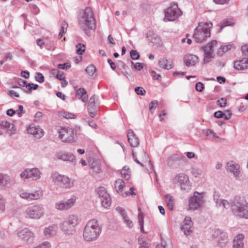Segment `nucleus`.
I'll list each match as a JSON object with an SVG mask.
<instances>
[{"label": "nucleus", "instance_id": "f257e3e1", "mask_svg": "<svg viewBox=\"0 0 248 248\" xmlns=\"http://www.w3.org/2000/svg\"><path fill=\"white\" fill-rule=\"evenodd\" d=\"M78 24L80 29L88 35H89V30H95V19L91 8H86L83 12L79 16Z\"/></svg>", "mask_w": 248, "mask_h": 248}, {"label": "nucleus", "instance_id": "f03ea898", "mask_svg": "<svg viewBox=\"0 0 248 248\" xmlns=\"http://www.w3.org/2000/svg\"><path fill=\"white\" fill-rule=\"evenodd\" d=\"M102 232V227L96 219L89 220L86 225L83 232L84 239L88 242L96 240Z\"/></svg>", "mask_w": 248, "mask_h": 248}, {"label": "nucleus", "instance_id": "7ed1b4c3", "mask_svg": "<svg viewBox=\"0 0 248 248\" xmlns=\"http://www.w3.org/2000/svg\"><path fill=\"white\" fill-rule=\"evenodd\" d=\"M231 210L235 217L248 219V202L246 201L236 199L232 201Z\"/></svg>", "mask_w": 248, "mask_h": 248}, {"label": "nucleus", "instance_id": "20e7f679", "mask_svg": "<svg viewBox=\"0 0 248 248\" xmlns=\"http://www.w3.org/2000/svg\"><path fill=\"white\" fill-rule=\"evenodd\" d=\"M208 233L210 236L208 239L214 241L219 248H225L229 243L227 233L219 229H210Z\"/></svg>", "mask_w": 248, "mask_h": 248}, {"label": "nucleus", "instance_id": "39448f33", "mask_svg": "<svg viewBox=\"0 0 248 248\" xmlns=\"http://www.w3.org/2000/svg\"><path fill=\"white\" fill-rule=\"evenodd\" d=\"M79 222V219L77 215H70L60 223V228L65 235H73L75 233L76 227Z\"/></svg>", "mask_w": 248, "mask_h": 248}, {"label": "nucleus", "instance_id": "423d86ee", "mask_svg": "<svg viewBox=\"0 0 248 248\" xmlns=\"http://www.w3.org/2000/svg\"><path fill=\"white\" fill-rule=\"evenodd\" d=\"M50 178L52 183L57 187L68 189L74 186V181L67 176L61 174L58 172H53Z\"/></svg>", "mask_w": 248, "mask_h": 248}, {"label": "nucleus", "instance_id": "0eeeda50", "mask_svg": "<svg viewBox=\"0 0 248 248\" xmlns=\"http://www.w3.org/2000/svg\"><path fill=\"white\" fill-rule=\"evenodd\" d=\"M45 210L41 204H35L27 207L24 212L26 218L39 219L45 214Z\"/></svg>", "mask_w": 248, "mask_h": 248}, {"label": "nucleus", "instance_id": "6e6552de", "mask_svg": "<svg viewBox=\"0 0 248 248\" xmlns=\"http://www.w3.org/2000/svg\"><path fill=\"white\" fill-rule=\"evenodd\" d=\"M217 42L216 40H213L202 46V50L204 52V63H207L211 62L215 56V50L217 49Z\"/></svg>", "mask_w": 248, "mask_h": 248}, {"label": "nucleus", "instance_id": "1a4fd4ad", "mask_svg": "<svg viewBox=\"0 0 248 248\" xmlns=\"http://www.w3.org/2000/svg\"><path fill=\"white\" fill-rule=\"evenodd\" d=\"M182 12L175 3L171 4L165 11L164 21H174L181 15Z\"/></svg>", "mask_w": 248, "mask_h": 248}, {"label": "nucleus", "instance_id": "9d476101", "mask_svg": "<svg viewBox=\"0 0 248 248\" xmlns=\"http://www.w3.org/2000/svg\"><path fill=\"white\" fill-rule=\"evenodd\" d=\"M96 195L100 199L102 205L105 208L110 205L111 199L109 194L104 187H99L95 190Z\"/></svg>", "mask_w": 248, "mask_h": 248}, {"label": "nucleus", "instance_id": "9b49d317", "mask_svg": "<svg viewBox=\"0 0 248 248\" xmlns=\"http://www.w3.org/2000/svg\"><path fill=\"white\" fill-rule=\"evenodd\" d=\"M77 198L73 195L66 201L61 200L57 202L55 204V208L59 211H66L72 208L75 204Z\"/></svg>", "mask_w": 248, "mask_h": 248}, {"label": "nucleus", "instance_id": "f8f14e48", "mask_svg": "<svg viewBox=\"0 0 248 248\" xmlns=\"http://www.w3.org/2000/svg\"><path fill=\"white\" fill-rule=\"evenodd\" d=\"M74 131L73 128L63 127L59 131V138L63 141L70 142L74 140Z\"/></svg>", "mask_w": 248, "mask_h": 248}, {"label": "nucleus", "instance_id": "ddd939ff", "mask_svg": "<svg viewBox=\"0 0 248 248\" xmlns=\"http://www.w3.org/2000/svg\"><path fill=\"white\" fill-rule=\"evenodd\" d=\"M41 172L37 168L26 169L21 172L20 177L23 179L32 178L33 180H37L41 178Z\"/></svg>", "mask_w": 248, "mask_h": 248}, {"label": "nucleus", "instance_id": "4468645a", "mask_svg": "<svg viewBox=\"0 0 248 248\" xmlns=\"http://www.w3.org/2000/svg\"><path fill=\"white\" fill-rule=\"evenodd\" d=\"M174 182L180 185L181 189L185 190H188L190 188L188 177L183 173H180L175 176Z\"/></svg>", "mask_w": 248, "mask_h": 248}, {"label": "nucleus", "instance_id": "2eb2a0df", "mask_svg": "<svg viewBox=\"0 0 248 248\" xmlns=\"http://www.w3.org/2000/svg\"><path fill=\"white\" fill-rule=\"evenodd\" d=\"M43 195V192L41 190H36L32 192H28L25 190H21L19 192L20 197L23 199L29 201L37 200L40 199Z\"/></svg>", "mask_w": 248, "mask_h": 248}, {"label": "nucleus", "instance_id": "dca6fc26", "mask_svg": "<svg viewBox=\"0 0 248 248\" xmlns=\"http://www.w3.org/2000/svg\"><path fill=\"white\" fill-rule=\"evenodd\" d=\"M189 206L190 210H196L202 206V193L195 192L189 200Z\"/></svg>", "mask_w": 248, "mask_h": 248}, {"label": "nucleus", "instance_id": "f3484780", "mask_svg": "<svg viewBox=\"0 0 248 248\" xmlns=\"http://www.w3.org/2000/svg\"><path fill=\"white\" fill-rule=\"evenodd\" d=\"M226 168L227 170L233 173L235 178H237L240 176L241 173L240 167L236 162L233 161H229L226 164Z\"/></svg>", "mask_w": 248, "mask_h": 248}, {"label": "nucleus", "instance_id": "a211bd4d", "mask_svg": "<svg viewBox=\"0 0 248 248\" xmlns=\"http://www.w3.org/2000/svg\"><path fill=\"white\" fill-rule=\"evenodd\" d=\"M132 155L134 160L142 167L143 166V164L139 161V159L142 162H148L149 161V157L146 153L143 150H141L136 154L133 153Z\"/></svg>", "mask_w": 248, "mask_h": 248}, {"label": "nucleus", "instance_id": "6ab92c4d", "mask_svg": "<svg viewBox=\"0 0 248 248\" xmlns=\"http://www.w3.org/2000/svg\"><path fill=\"white\" fill-rule=\"evenodd\" d=\"M116 209L122 216L123 222L126 226L129 228H132L134 226L133 222L128 216L125 210L121 207H117Z\"/></svg>", "mask_w": 248, "mask_h": 248}, {"label": "nucleus", "instance_id": "aec40b11", "mask_svg": "<svg viewBox=\"0 0 248 248\" xmlns=\"http://www.w3.org/2000/svg\"><path fill=\"white\" fill-rule=\"evenodd\" d=\"M17 235L22 240L27 242L33 236V233L29 229L25 228L17 231Z\"/></svg>", "mask_w": 248, "mask_h": 248}, {"label": "nucleus", "instance_id": "412c9836", "mask_svg": "<svg viewBox=\"0 0 248 248\" xmlns=\"http://www.w3.org/2000/svg\"><path fill=\"white\" fill-rule=\"evenodd\" d=\"M28 133L32 134L37 139L41 138L44 135V131L39 126L31 124L27 129Z\"/></svg>", "mask_w": 248, "mask_h": 248}, {"label": "nucleus", "instance_id": "4be33fe9", "mask_svg": "<svg viewBox=\"0 0 248 248\" xmlns=\"http://www.w3.org/2000/svg\"><path fill=\"white\" fill-rule=\"evenodd\" d=\"M56 155L58 159L64 161L74 162L76 160V157L73 154L66 152H59Z\"/></svg>", "mask_w": 248, "mask_h": 248}, {"label": "nucleus", "instance_id": "5701e85b", "mask_svg": "<svg viewBox=\"0 0 248 248\" xmlns=\"http://www.w3.org/2000/svg\"><path fill=\"white\" fill-rule=\"evenodd\" d=\"M192 221L191 218L186 217L181 226V230L186 235H189L192 232Z\"/></svg>", "mask_w": 248, "mask_h": 248}, {"label": "nucleus", "instance_id": "b1692460", "mask_svg": "<svg viewBox=\"0 0 248 248\" xmlns=\"http://www.w3.org/2000/svg\"><path fill=\"white\" fill-rule=\"evenodd\" d=\"M213 23L209 22H202V41L206 38L210 37Z\"/></svg>", "mask_w": 248, "mask_h": 248}, {"label": "nucleus", "instance_id": "393cba45", "mask_svg": "<svg viewBox=\"0 0 248 248\" xmlns=\"http://www.w3.org/2000/svg\"><path fill=\"white\" fill-rule=\"evenodd\" d=\"M128 141L132 147H138L139 145V138L133 130H129L127 133Z\"/></svg>", "mask_w": 248, "mask_h": 248}, {"label": "nucleus", "instance_id": "a878e982", "mask_svg": "<svg viewBox=\"0 0 248 248\" xmlns=\"http://www.w3.org/2000/svg\"><path fill=\"white\" fill-rule=\"evenodd\" d=\"M245 238L244 235L242 233L237 234L233 241V248H244L243 240Z\"/></svg>", "mask_w": 248, "mask_h": 248}, {"label": "nucleus", "instance_id": "bb28decb", "mask_svg": "<svg viewBox=\"0 0 248 248\" xmlns=\"http://www.w3.org/2000/svg\"><path fill=\"white\" fill-rule=\"evenodd\" d=\"M234 68L238 70H243L248 69V58H244L242 60L235 61Z\"/></svg>", "mask_w": 248, "mask_h": 248}, {"label": "nucleus", "instance_id": "cd10ccee", "mask_svg": "<svg viewBox=\"0 0 248 248\" xmlns=\"http://www.w3.org/2000/svg\"><path fill=\"white\" fill-rule=\"evenodd\" d=\"M147 39L155 45H159L161 42L160 37L153 31H149L146 33Z\"/></svg>", "mask_w": 248, "mask_h": 248}, {"label": "nucleus", "instance_id": "c85d7f7f", "mask_svg": "<svg viewBox=\"0 0 248 248\" xmlns=\"http://www.w3.org/2000/svg\"><path fill=\"white\" fill-rule=\"evenodd\" d=\"M199 62V58L192 54L186 55L184 58V63L186 66L194 65Z\"/></svg>", "mask_w": 248, "mask_h": 248}, {"label": "nucleus", "instance_id": "c756f323", "mask_svg": "<svg viewBox=\"0 0 248 248\" xmlns=\"http://www.w3.org/2000/svg\"><path fill=\"white\" fill-rule=\"evenodd\" d=\"M158 65L163 69L169 70L172 68V62L170 60L163 58L159 60Z\"/></svg>", "mask_w": 248, "mask_h": 248}, {"label": "nucleus", "instance_id": "7c9ffc66", "mask_svg": "<svg viewBox=\"0 0 248 248\" xmlns=\"http://www.w3.org/2000/svg\"><path fill=\"white\" fill-rule=\"evenodd\" d=\"M57 231V226L53 224L45 228L44 231V234L45 236L48 238L52 235L56 233Z\"/></svg>", "mask_w": 248, "mask_h": 248}, {"label": "nucleus", "instance_id": "2f4dec72", "mask_svg": "<svg viewBox=\"0 0 248 248\" xmlns=\"http://www.w3.org/2000/svg\"><path fill=\"white\" fill-rule=\"evenodd\" d=\"M193 37L197 43H200L202 41V27L200 25L196 29Z\"/></svg>", "mask_w": 248, "mask_h": 248}, {"label": "nucleus", "instance_id": "473e14b6", "mask_svg": "<svg viewBox=\"0 0 248 248\" xmlns=\"http://www.w3.org/2000/svg\"><path fill=\"white\" fill-rule=\"evenodd\" d=\"M77 95L80 96L81 98L82 101L85 103L88 100V95L87 93V92L83 88H79L77 91L76 93Z\"/></svg>", "mask_w": 248, "mask_h": 248}, {"label": "nucleus", "instance_id": "72a5a7b5", "mask_svg": "<svg viewBox=\"0 0 248 248\" xmlns=\"http://www.w3.org/2000/svg\"><path fill=\"white\" fill-rule=\"evenodd\" d=\"M165 198L168 208L170 211L172 210L174 207V200L173 197L169 194H166L165 195Z\"/></svg>", "mask_w": 248, "mask_h": 248}, {"label": "nucleus", "instance_id": "f704fd0d", "mask_svg": "<svg viewBox=\"0 0 248 248\" xmlns=\"http://www.w3.org/2000/svg\"><path fill=\"white\" fill-rule=\"evenodd\" d=\"M8 182L7 176L0 173V189H5L7 187Z\"/></svg>", "mask_w": 248, "mask_h": 248}, {"label": "nucleus", "instance_id": "c9c22d12", "mask_svg": "<svg viewBox=\"0 0 248 248\" xmlns=\"http://www.w3.org/2000/svg\"><path fill=\"white\" fill-rule=\"evenodd\" d=\"M115 188L118 193L122 192L123 188L125 186L124 183L122 179H118L115 182Z\"/></svg>", "mask_w": 248, "mask_h": 248}, {"label": "nucleus", "instance_id": "e433bc0d", "mask_svg": "<svg viewBox=\"0 0 248 248\" xmlns=\"http://www.w3.org/2000/svg\"><path fill=\"white\" fill-rule=\"evenodd\" d=\"M206 136H208L209 139L216 142L218 141L220 139L217 133L212 130H207Z\"/></svg>", "mask_w": 248, "mask_h": 248}, {"label": "nucleus", "instance_id": "4c0bfd02", "mask_svg": "<svg viewBox=\"0 0 248 248\" xmlns=\"http://www.w3.org/2000/svg\"><path fill=\"white\" fill-rule=\"evenodd\" d=\"M221 195L219 191L215 190L213 193V200L216 203V207H220V203L221 202L222 199L220 198Z\"/></svg>", "mask_w": 248, "mask_h": 248}, {"label": "nucleus", "instance_id": "58836bf2", "mask_svg": "<svg viewBox=\"0 0 248 248\" xmlns=\"http://www.w3.org/2000/svg\"><path fill=\"white\" fill-rule=\"evenodd\" d=\"M121 174L123 178L126 180H129L131 177L129 168L126 166L123 167L121 170Z\"/></svg>", "mask_w": 248, "mask_h": 248}, {"label": "nucleus", "instance_id": "ea45409f", "mask_svg": "<svg viewBox=\"0 0 248 248\" xmlns=\"http://www.w3.org/2000/svg\"><path fill=\"white\" fill-rule=\"evenodd\" d=\"M68 27V24L65 21H63L61 24V29L60 32L59 34V38H62L65 33L67 28Z\"/></svg>", "mask_w": 248, "mask_h": 248}, {"label": "nucleus", "instance_id": "a19ab883", "mask_svg": "<svg viewBox=\"0 0 248 248\" xmlns=\"http://www.w3.org/2000/svg\"><path fill=\"white\" fill-rule=\"evenodd\" d=\"M155 248H172L171 243L168 241V242L162 240L161 243L156 246Z\"/></svg>", "mask_w": 248, "mask_h": 248}, {"label": "nucleus", "instance_id": "79ce46f5", "mask_svg": "<svg viewBox=\"0 0 248 248\" xmlns=\"http://www.w3.org/2000/svg\"><path fill=\"white\" fill-rule=\"evenodd\" d=\"M95 95H93L90 98L88 105V110H95Z\"/></svg>", "mask_w": 248, "mask_h": 248}, {"label": "nucleus", "instance_id": "37998d69", "mask_svg": "<svg viewBox=\"0 0 248 248\" xmlns=\"http://www.w3.org/2000/svg\"><path fill=\"white\" fill-rule=\"evenodd\" d=\"M60 115L61 117H62L65 119H74L76 117L75 114L67 112V111H62L60 113Z\"/></svg>", "mask_w": 248, "mask_h": 248}, {"label": "nucleus", "instance_id": "c03bdc74", "mask_svg": "<svg viewBox=\"0 0 248 248\" xmlns=\"http://www.w3.org/2000/svg\"><path fill=\"white\" fill-rule=\"evenodd\" d=\"M96 68L93 65L91 64L87 67L86 69V71L87 73L89 75V76H93L95 72Z\"/></svg>", "mask_w": 248, "mask_h": 248}, {"label": "nucleus", "instance_id": "a18cd8bd", "mask_svg": "<svg viewBox=\"0 0 248 248\" xmlns=\"http://www.w3.org/2000/svg\"><path fill=\"white\" fill-rule=\"evenodd\" d=\"M77 53L79 55H82L85 50V46L81 43H78L76 46Z\"/></svg>", "mask_w": 248, "mask_h": 248}, {"label": "nucleus", "instance_id": "49530a36", "mask_svg": "<svg viewBox=\"0 0 248 248\" xmlns=\"http://www.w3.org/2000/svg\"><path fill=\"white\" fill-rule=\"evenodd\" d=\"M191 173L195 177H200L202 174V170L200 169L193 167L191 169Z\"/></svg>", "mask_w": 248, "mask_h": 248}, {"label": "nucleus", "instance_id": "de8ad7c7", "mask_svg": "<svg viewBox=\"0 0 248 248\" xmlns=\"http://www.w3.org/2000/svg\"><path fill=\"white\" fill-rule=\"evenodd\" d=\"M219 204L220 207L222 206L225 209H229L230 207L231 208V202H230L225 199H222Z\"/></svg>", "mask_w": 248, "mask_h": 248}, {"label": "nucleus", "instance_id": "09e8293b", "mask_svg": "<svg viewBox=\"0 0 248 248\" xmlns=\"http://www.w3.org/2000/svg\"><path fill=\"white\" fill-rule=\"evenodd\" d=\"M233 24V22L231 20H225L223 23H221L220 25V31H221L223 28L228 26H232Z\"/></svg>", "mask_w": 248, "mask_h": 248}, {"label": "nucleus", "instance_id": "8fccbe9b", "mask_svg": "<svg viewBox=\"0 0 248 248\" xmlns=\"http://www.w3.org/2000/svg\"><path fill=\"white\" fill-rule=\"evenodd\" d=\"M217 104L220 107H225L227 104V99L225 98H221L217 101Z\"/></svg>", "mask_w": 248, "mask_h": 248}, {"label": "nucleus", "instance_id": "3c124183", "mask_svg": "<svg viewBox=\"0 0 248 248\" xmlns=\"http://www.w3.org/2000/svg\"><path fill=\"white\" fill-rule=\"evenodd\" d=\"M232 47V45H230V44L222 46L219 48V50H220L219 51H221L222 53H223L228 51L229 50H230L231 49ZM219 53H220V52H219Z\"/></svg>", "mask_w": 248, "mask_h": 248}, {"label": "nucleus", "instance_id": "603ef678", "mask_svg": "<svg viewBox=\"0 0 248 248\" xmlns=\"http://www.w3.org/2000/svg\"><path fill=\"white\" fill-rule=\"evenodd\" d=\"M90 167L91 169H94V171L96 173H99L101 171L100 168L97 165L96 163L93 162L89 164Z\"/></svg>", "mask_w": 248, "mask_h": 248}, {"label": "nucleus", "instance_id": "864d4df0", "mask_svg": "<svg viewBox=\"0 0 248 248\" xmlns=\"http://www.w3.org/2000/svg\"><path fill=\"white\" fill-rule=\"evenodd\" d=\"M135 92L138 94V95H144L146 91L145 90L141 87H136L135 89Z\"/></svg>", "mask_w": 248, "mask_h": 248}, {"label": "nucleus", "instance_id": "5fc2aeb1", "mask_svg": "<svg viewBox=\"0 0 248 248\" xmlns=\"http://www.w3.org/2000/svg\"><path fill=\"white\" fill-rule=\"evenodd\" d=\"M158 102L156 100L152 101L149 104V109L150 111L154 112V110L156 108Z\"/></svg>", "mask_w": 248, "mask_h": 248}, {"label": "nucleus", "instance_id": "6e6d98bb", "mask_svg": "<svg viewBox=\"0 0 248 248\" xmlns=\"http://www.w3.org/2000/svg\"><path fill=\"white\" fill-rule=\"evenodd\" d=\"M130 54L131 58L133 60H138L140 58V55L136 50H131Z\"/></svg>", "mask_w": 248, "mask_h": 248}, {"label": "nucleus", "instance_id": "4d7b16f0", "mask_svg": "<svg viewBox=\"0 0 248 248\" xmlns=\"http://www.w3.org/2000/svg\"><path fill=\"white\" fill-rule=\"evenodd\" d=\"M151 76L154 79L161 80V76L160 74H157L155 71L152 70L150 72Z\"/></svg>", "mask_w": 248, "mask_h": 248}, {"label": "nucleus", "instance_id": "13d9d810", "mask_svg": "<svg viewBox=\"0 0 248 248\" xmlns=\"http://www.w3.org/2000/svg\"><path fill=\"white\" fill-rule=\"evenodd\" d=\"M38 248H50L51 247L50 243L48 241H45L37 246Z\"/></svg>", "mask_w": 248, "mask_h": 248}, {"label": "nucleus", "instance_id": "bf43d9fd", "mask_svg": "<svg viewBox=\"0 0 248 248\" xmlns=\"http://www.w3.org/2000/svg\"><path fill=\"white\" fill-rule=\"evenodd\" d=\"M7 130L10 132V134H15L16 132V128L14 124H11L9 125L8 129Z\"/></svg>", "mask_w": 248, "mask_h": 248}, {"label": "nucleus", "instance_id": "052dcab7", "mask_svg": "<svg viewBox=\"0 0 248 248\" xmlns=\"http://www.w3.org/2000/svg\"><path fill=\"white\" fill-rule=\"evenodd\" d=\"M36 80L40 82H43L44 81V76L40 73H37V75L35 77Z\"/></svg>", "mask_w": 248, "mask_h": 248}, {"label": "nucleus", "instance_id": "680f3d73", "mask_svg": "<svg viewBox=\"0 0 248 248\" xmlns=\"http://www.w3.org/2000/svg\"><path fill=\"white\" fill-rule=\"evenodd\" d=\"M5 201L3 199H0V213L3 212L5 210Z\"/></svg>", "mask_w": 248, "mask_h": 248}, {"label": "nucleus", "instance_id": "e2e57ef3", "mask_svg": "<svg viewBox=\"0 0 248 248\" xmlns=\"http://www.w3.org/2000/svg\"><path fill=\"white\" fill-rule=\"evenodd\" d=\"M241 51L244 55L248 56V44L242 46Z\"/></svg>", "mask_w": 248, "mask_h": 248}, {"label": "nucleus", "instance_id": "0e129e2a", "mask_svg": "<svg viewBox=\"0 0 248 248\" xmlns=\"http://www.w3.org/2000/svg\"><path fill=\"white\" fill-rule=\"evenodd\" d=\"M25 88L23 89V90L26 92V93H30L31 92V91L32 90V86H31V83H27L26 84L25 87H24Z\"/></svg>", "mask_w": 248, "mask_h": 248}, {"label": "nucleus", "instance_id": "69168bd1", "mask_svg": "<svg viewBox=\"0 0 248 248\" xmlns=\"http://www.w3.org/2000/svg\"><path fill=\"white\" fill-rule=\"evenodd\" d=\"M214 116L217 118H223L224 115V113L220 110L217 111L214 113Z\"/></svg>", "mask_w": 248, "mask_h": 248}, {"label": "nucleus", "instance_id": "338daca9", "mask_svg": "<svg viewBox=\"0 0 248 248\" xmlns=\"http://www.w3.org/2000/svg\"><path fill=\"white\" fill-rule=\"evenodd\" d=\"M9 124H11V123L7 121H1L0 122V126L1 128H5L7 130L8 129Z\"/></svg>", "mask_w": 248, "mask_h": 248}, {"label": "nucleus", "instance_id": "774afa93", "mask_svg": "<svg viewBox=\"0 0 248 248\" xmlns=\"http://www.w3.org/2000/svg\"><path fill=\"white\" fill-rule=\"evenodd\" d=\"M24 108L22 105L19 106V109L16 110V113H17L18 117H20L22 116V114L24 113L23 111Z\"/></svg>", "mask_w": 248, "mask_h": 248}]
</instances>
